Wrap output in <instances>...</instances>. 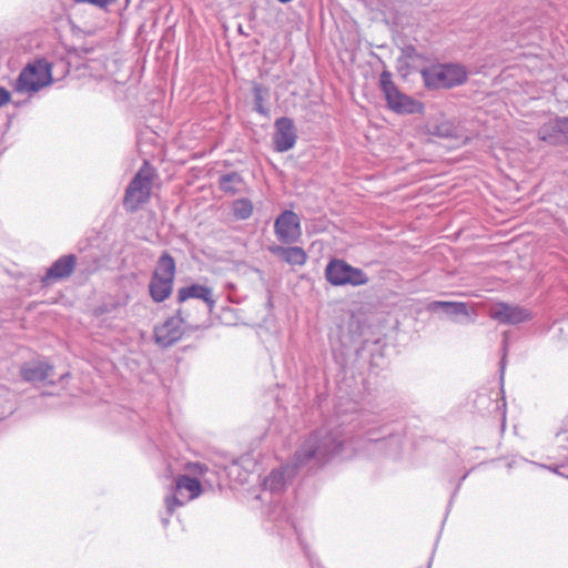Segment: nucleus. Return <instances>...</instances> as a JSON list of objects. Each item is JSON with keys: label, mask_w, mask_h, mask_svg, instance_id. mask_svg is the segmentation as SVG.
Segmentation results:
<instances>
[{"label": "nucleus", "mask_w": 568, "mask_h": 568, "mask_svg": "<svg viewBox=\"0 0 568 568\" xmlns=\"http://www.w3.org/2000/svg\"><path fill=\"white\" fill-rule=\"evenodd\" d=\"M245 182L241 174L236 172L226 173L220 176L219 187L229 195H235L245 190Z\"/></svg>", "instance_id": "a211bd4d"}, {"label": "nucleus", "mask_w": 568, "mask_h": 568, "mask_svg": "<svg viewBox=\"0 0 568 568\" xmlns=\"http://www.w3.org/2000/svg\"><path fill=\"white\" fill-rule=\"evenodd\" d=\"M53 375V367L42 363V362H32L23 365L21 367V376L24 381L33 384L38 383H52L50 379Z\"/></svg>", "instance_id": "4468645a"}, {"label": "nucleus", "mask_w": 568, "mask_h": 568, "mask_svg": "<svg viewBox=\"0 0 568 568\" xmlns=\"http://www.w3.org/2000/svg\"><path fill=\"white\" fill-rule=\"evenodd\" d=\"M346 443V434L339 428L325 426L316 429L300 445L294 454L292 465L274 469L264 479L265 489L271 493L282 491L287 481L294 477L296 468L325 464L332 457L344 452Z\"/></svg>", "instance_id": "f257e3e1"}, {"label": "nucleus", "mask_w": 568, "mask_h": 568, "mask_svg": "<svg viewBox=\"0 0 568 568\" xmlns=\"http://www.w3.org/2000/svg\"><path fill=\"white\" fill-rule=\"evenodd\" d=\"M538 138L549 145L565 144V135H562L559 118L551 119L544 123L538 129Z\"/></svg>", "instance_id": "dca6fc26"}, {"label": "nucleus", "mask_w": 568, "mask_h": 568, "mask_svg": "<svg viewBox=\"0 0 568 568\" xmlns=\"http://www.w3.org/2000/svg\"><path fill=\"white\" fill-rule=\"evenodd\" d=\"M270 252L282 258L291 265H304L307 260L306 252L300 246H281L274 245L270 247Z\"/></svg>", "instance_id": "f3484780"}, {"label": "nucleus", "mask_w": 568, "mask_h": 568, "mask_svg": "<svg viewBox=\"0 0 568 568\" xmlns=\"http://www.w3.org/2000/svg\"><path fill=\"white\" fill-rule=\"evenodd\" d=\"M75 2H88L100 7L106 6L110 0H74Z\"/></svg>", "instance_id": "b1692460"}, {"label": "nucleus", "mask_w": 568, "mask_h": 568, "mask_svg": "<svg viewBox=\"0 0 568 568\" xmlns=\"http://www.w3.org/2000/svg\"><path fill=\"white\" fill-rule=\"evenodd\" d=\"M562 135H565V144L568 143V116L559 118Z\"/></svg>", "instance_id": "4be33fe9"}, {"label": "nucleus", "mask_w": 568, "mask_h": 568, "mask_svg": "<svg viewBox=\"0 0 568 568\" xmlns=\"http://www.w3.org/2000/svg\"><path fill=\"white\" fill-rule=\"evenodd\" d=\"M381 89L390 110L402 114H413L423 111V104L402 93L392 79V73L383 71L379 79Z\"/></svg>", "instance_id": "423d86ee"}, {"label": "nucleus", "mask_w": 568, "mask_h": 568, "mask_svg": "<svg viewBox=\"0 0 568 568\" xmlns=\"http://www.w3.org/2000/svg\"><path fill=\"white\" fill-rule=\"evenodd\" d=\"M405 52L408 57H410L415 52V49L413 47H408L406 48Z\"/></svg>", "instance_id": "a878e982"}, {"label": "nucleus", "mask_w": 568, "mask_h": 568, "mask_svg": "<svg viewBox=\"0 0 568 568\" xmlns=\"http://www.w3.org/2000/svg\"><path fill=\"white\" fill-rule=\"evenodd\" d=\"M153 176L151 168L145 162L125 190L123 205L126 211L135 212L150 200Z\"/></svg>", "instance_id": "20e7f679"}, {"label": "nucleus", "mask_w": 568, "mask_h": 568, "mask_svg": "<svg viewBox=\"0 0 568 568\" xmlns=\"http://www.w3.org/2000/svg\"><path fill=\"white\" fill-rule=\"evenodd\" d=\"M278 1L282 3H286V2H290L291 0H278Z\"/></svg>", "instance_id": "2f4dec72"}, {"label": "nucleus", "mask_w": 568, "mask_h": 568, "mask_svg": "<svg viewBox=\"0 0 568 568\" xmlns=\"http://www.w3.org/2000/svg\"><path fill=\"white\" fill-rule=\"evenodd\" d=\"M489 316L500 324L517 325L529 321L531 313L523 306L499 302L490 306Z\"/></svg>", "instance_id": "9d476101"}, {"label": "nucleus", "mask_w": 568, "mask_h": 568, "mask_svg": "<svg viewBox=\"0 0 568 568\" xmlns=\"http://www.w3.org/2000/svg\"><path fill=\"white\" fill-rule=\"evenodd\" d=\"M274 126L273 143L275 151L286 152L293 149L297 139L293 120L286 116L278 118Z\"/></svg>", "instance_id": "f8f14e48"}, {"label": "nucleus", "mask_w": 568, "mask_h": 568, "mask_svg": "<svg viewBox=\"0 0 568 568\" xmlns=\"http://www.w3.org/2000/svg\"><path fill=\"white\" fill-rule=\"evenodd\" d=\"M549 469H551V470H552V471H555V473H559V471H558V466H556V467H549Z\"/></svg>", "instance_id": "7c9ffc66"}, {"label": "nucleus", "mask_w": 568, "mask_h": 568, "mask_svg": "<svg viewBox=\"0 0 568 568\" xmlns=\"http://www.w3.org/2000/svg\"><path fill=\"white\" fill-rule=\"evenodd\" d=\"M51 64L44 59H39L22 69L17 79L16 91L21 93H36L51 84Z\"/></svg>", "instance_id": "7ed1b4c3"}, {"label": "nucleus", "mask_w": 568, "mask_h": 568, "mask_svg": "<svg viewBox=\"0 0 568 568\" xmlns=\"http://www.w3.org/2000/svg\"><path fill=\"white\" fill-rule=\"evenodd\" d=\"M189 298H199L205 302L209 311L212 312L215 305L212 290L205 285L192 284L190 286L181 287L178 291V302L183 303Z\"/></svg>", "instance_id": "2eb2a0df"}, {"label": "nucleus", "mask_w": 568, "mask_h": 568, "mask_svg": "<svg viewBox=\"0 0 568 568\" xmlns=\"http://www.w3.org/2000/svg\"><path fill=\"white\" fill-rule=\"evenodd\" d=\"M562 449L567 452V454H562V457L568 459V437H567V444L562 446Z\"/></svg>", "instance_id": "bb28decb"}, {"label": "nucleus", "mask_w": 568, "mask_h": 568, "mask_svg": "<svg viewBox=\"0 0 568 568\" xmlns=\"http://www.w3.org/2000/svg\"><path fill=\"white\" fill-rule=\"evenodd\" d=\"M326 280L335 286H359L368 283V276L342 260H332L325 268Z\"/></svg>", "instance_id": "0eeeda50"}, {"label": "nucleus", "mask_w": 568, "mask_h": 568, "mask_svg": "<svg viewBox=\"0 0 568 568\" xmlns=\"http://www.w3.org/2000/svg\"><path fill=\"white\" fill-rule=\"evenodd\" d=\"M174 276V258L168 252H164L158 261L149 285L151 297L155 302H163L171 295Z\"/></svg>", "instance_id": "39448f33"}, {"label": "nucleus", "mask_w": 568, "mask_h": 568, "mask_svg": "<svg viewBox=\"0 0 568 568\" xmlns=\"http://www.w3.org/2000/svg\"><path fill=\"white\" fill-rule=\"evenodd\" d=\"M256 105H257V111H258V112H261V113H263V108H262L261 103H260V104H256Z\"/></svg>", "instance_id": "c756f323"}, {"label": "nucleus", "mask_w": 568, "mask_h": 568, "mask_svg": "<svg viewBox=\"0 0 568 568\" xmlns=\"http://www.w3.org/2000/svg\"><path fill=\"white\" fill-rule=\"evenodd\" d=\"M191 468L199 471L200 474H203L205 470H207V467L200 463L193 464Z\"/></svg>", "instance_id": "393cba45"}, {"label": "nucleus", "mask_w": 568, "mask_h": 568, "mask_svg": "<svg viewBox=\"0 0 568 568\" xmlns=\"http://www.w3.org/2000/svg\"><path fill=\"white\" fill-rule=\"evenodd\" d=\"M202 493L197 479L181 475L175 480V494L165 498V506L169 514H173L178 507L197 498Z\"/></svg>", "instance_id": "6e6552de"}, {"label": "nucleus", "mask_w": 568, "mask_h": 568, "mask_svg": "<svg viewBox=\"0 0 568 568\" xmlns=\"http://www.w3.org/2000/svg\"><path fill=\"white\" fill-rule=\"evenodd\" d=\"M274 232L277 240L285 244H294L302 236L301 221L293 211L282 212L275 220Z\"/></svg>", "instance_id": "1a4fd4ad"}, {"label": "nucleus", "mask_w": 568, "mask_h": 568, "mask_svg": "<svg viewBox=\"0 0 568 568\" xmlns=\"http://www.w3.org/2000/svg\"><path fill=\"white\" fill-rule=\"evenodd\" d=\"M75 264V255L69 254L61 256L47 271L45 275L42 278V283L49 284L51 282L69 277L73 273Z\"/></svg>", "instance_id": "ddd939ff"}, {"label": "nucleus", "mask_w": 568, "mask_h": 568, "mask_svg": "<svg viewBox=\"0 0 568 568\" xmlns=\"http://www.w3.org/2000/svg\"><path fill=\"white\" fill-rule=\"evenodd\" d=\"M504 369H505V358H503L501 363H500L501 375L504 374Z\"/></svg>", "instance_id": "cd10ccee"}, {"label": "nucleus", "mask_w": 568, "mask_h": 568, "mask_svg": "<svg viewBox=\"0 0 568 568\" xmlns=\"http://www.w3.org/2000/svg\"><path fill=\"white\" fill-rule=\"evenodd\" d=\"M11 94L10 92L0 87V106L7 104L10 101Z\"/></svg>", "instance_id": "5701e85b"}, {"label": "nucleus", "mask_w": 568, "mask_h": 568, "mask_svg": "<svg viewBox=\"0 0 568 568\" xmlns=\"http://www.w3.org/2000/svg\"><path fill=\"white\" fill-rule=\"evenodd\" d=\"M253 203L246 197L233 201L232 213L236 220H247L253 213Z\"/></svg>", "instance_id": "aec40b11"}, {"label": "nucleus", "mask_w": 568, "mask_h": 568, "mask_svg": "<svg viewBox=\"0 0 568 568\" xmlns=\"http://www.w3.org/2000/svg\"><path fill=\"white\" fill-rule=\"evenodd\" d=\"M261 101H262V97H261L260 94H256V95H255V102H256V104H260V103H261Z\"/></svg>", "instance_id": "c85d7f7f"}, {"label": "nucleus", "mask_w": 568, "mask_h": 568, "mask_svg": "<svg viewBox=\"0 0 568 568\" xmlns=\"http://www.w3.org/2000/svg\"><path fill=\"white\" fill-rule=\"evenodd\" d=\"M183 323L182 311L179 310L175 316L154 327L155 343L161 347H169L176 343L183 335Z\"/></svg>", "instance_id": "9b49d317"}, {"label": "nucleus", "mask_w": 568, "mask_h": 568, "mask_svg": "<svg viewBox=\"0 0 568 568\" xmlns=\"http://www.w3.org/2000/svg\"><path fill=\"white\" fill-rule=\"evenodd\" d=\"M422 77L427 88L450 89L465 83L468 72L462 64L444 63L423 69Z\"/></svg>", "instance_id": "f03ea898"}, {"label": "nucleus", "mask_w": 568, "mask_h": 568, "mask_svg": "<svg viewBox=\"0 0 568 568\" xmlns=\"http://www.w3.org/2000/svg\"><path fill=\"white\" fill-rule=\"evenodd\" d=\"M432 308H442L446 314L449 315H470L469 307L464 302L436 301L432 304Z\"/></svg>", "instance_id": "6ab92c4d"}, {"label": "nucleus", "mask_w": 568, "mask_h": 568, "mask_svg": "<svg viewBox=\"0 0 568 568\" xmlns=\"http://www.w3.org/2000/svg\"><path fill=\"white\" fill-rule=\"evenodd\" d=\"M432 134L439 138H458V129L453 122L443 121L434 126Z\"/></svg>", "instance_id": "412c9836"}]
</instances>
